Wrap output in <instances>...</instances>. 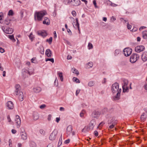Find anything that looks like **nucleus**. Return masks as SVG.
Listing matches in <instances>:
<instances>
[{
  "label": "nucleus",
  "mask_w": 147,
  "mask_h": 147,
  "mask_svg": "<svg viewBox=\"0 0 147 147\" xmlns=\"http://www.w3.org/2000/svg\"><path fill=\"white\" fill-rule=\"evenodd\" d=\"M106 118L108 119L107 122L109 124H111L109 126V128H113L115 125L117 123L118 121L115 117L112 116L110 114H107L106 116Z\"/></svg>",
  "instance_id": "f257e3e1"
},
{
  "label": "nucleus",
  "mask_w": 147,
  "mask_h": 147,
  "mask_svg": "<svg viewBox=\"0 0 147 147\" xmlns=\"http://www.w3.org/2000/svg\"><path fill=\"white\" fill-rule=\"evenodd\" d=\"M15 92L16 95H18V98L19 100L22 101L23 100V92L20 90V86L19 84H16L15 86Z\"/></svg>",
  "instance_id": "f03ea898"
},
{
  "label": "nucleus",
  "mask_w": 147,
  "mask_h": 147,
  "mask_svg": "<svg viewBox=\"0 0 147 147\" xmlns=\"http://www.w3.org/2000/svg\"><path fill=\"white\" fill-rule=\"evenodd\" d=\"M67 3L75 6H78L81 4V1L79 0H68Z\"/></svg>",
  "instance_id": "7ed1b4c3"
},
{
  "label": "nucleus",
  "mask_w": 147,
  "mask_h": 147,
  "mask_svg": "<svg viewBox=\"0 0 147 147\" xmlns=\"http://www.w3.org/2000/svg\"><path fill=\"white\" fill-rule=\"evenodd\" d=\"M47 13L45 11H40L37 12V21H42L43 19L44 16Z\"/></svg>",
  "instance_id": "20e7f679"
},
{
  "label": "nucleus",
  "mask_w": 147,
  "mask_h": 147,
  "mask_svg": "<svg viewBox=\"0 0 147 147\" xmlns=\"http://www.w3.org/2000/svg\"><path fill=\"white\" fill-rule=\"evenodd\" d=\"M128 83V81L126 79H124L123 81L122 88L123 92H128V88L127 86Z\"/></svg>",
  "instance_id": "39448f33"
},
{
  "label": "nucleus",
  "mask_w": 147,
  "mask_h": 147,
  "mask_svg": "<svg viewBox=\"0 0 147 147\" xmlns=\"http://www.w3.org/2000/svg\"><path fill=\"white\" fill-rule=\"evenodd\" d=\"M119 84L117 83H115L113 84L112 86V91L113 93H115L119 91Z\"/></svg>",
  "instance_id": "423d86ee"
},
{
  "label": "nucleus",
  "mask_w": 147,
  "mask_h": 147,
  "mask_svg": "<svg viewBox=\"0 0 147 147\" xmlns=\"http://www.w3.org/2000/svg\"><path fill=\"white\" fill-rule=\"evenodd\" d=\"M139 56L137 54H133L131 56L130 61L132 63L136 62L139 59Z\"/></svg>",
  "instance_id": "0eeeda50"
},
{
  "label": "nucleus",
  "mask_w": 147,
  "mask_h": 147,
  "mask_svg": "<svg viewBox=\"0 0 147 147\" xmlns=\"http://www.w3.org/2000/svg\"><path fill=\"white\" fill-rule=\"evenodd\" d=\"M57 133V130L56 129H55L51 134L49 137V139L51 140H54L56 137Z\"/></svg>",
  "instance_id": "6e6552de"
},
{
  "label": "nucleus",
  "mask_w": 147,
  "mask_h": 147,
  "mask_svg": "<svg viewBox=\"0 0 147 147\" xmlns=\"http://www.w3.org/2000/svg\"><path fill=\"white\" fill-rule=\"evenodd\" d=\"M132 52V49L129 48H125L123 51V53L126 56H128L130 55L131 54Z\"/></svg>",
  "instance_id": "1a4fd4ad"
},
{
  "label": "nucleus",
  "mask_w": 147,
  "mask_h": 147,
  "mask_svg": "<svg viewBox=\"0 0 147 147\" xmlns=\"http://www.w3.org/2000/svg\"><path fill=\"white\" fill-rule=\"evenodd\" d=\"M20 129L21 130L20 134L22 139L24 140H26L27 139V136L24 128H21Z\"/></svg>",
  "instance_id": "9d476101"
},
{
  "label": "nucleus",
  "mask_w": 147,
  "mask_h": 147,
  "mask_svg": "<svg viewBox=\"0 0 147 147\" xmlns=\"http://www.w3.org/2000/svg\"><path fill=\"white\" fill-rule=\"evenodd\" d=\"M2 29L4 32L7 34H11L13 32L12 28L9 27H2Z\"/></svg>",
  "instance_id": "9b49d317"
},
{
  "label": "nucleus",
  "mask_w": 147,
  "mask_h": 147,
  "mask_svg": "<svg viewBox=\"0 0 147 147\" xmlns=\"http://www.w3.org/2000/svg\"><path fill=\"white\" fill-rule=\"evenodd\" d=\"M15 121H16V123L17 125V128H19L20 126L21 121L19 115H16V119H15Z\"/></svg>",
  "instance_id": "f8f14e48"
},
{
  "label": "nucleus",
  "mask_w": 147,
  "mask_h": 147,
  "mask_svg": "<svg viewBox=\"0 0 147 147\" xmlns=\"http://www.w3.org/2000/svg\"><path fill=\"white\" fill-rule=\"evenodd\" d=\"M145 49V47L143 45L138 46L135 48V51L138 53H140L143 51Z\"/></svg>",
  "instance_id": "ddd939ff"
},
{
  "label": "nucleus",
  "mask_w": 147,
  "mask_h": 147,
  "mask_svg": "<svg viewBox=\"0 0 147 147\" xmlns=\"http://www.w3.org/2000/svg\"><path fill=\"white\" fill-rule=\"evenodd\" d=\"M28 74V70L27 69L24 68L22 70V75L23 79H24L26 77L28 76L27 75Z\"/></svg>",
  "instance_id": "4468645a"
},
{
  "label": "nucleus",
  "mask_w": 147,
  "mask_h": 147,
  "mask_svg": "<svg viewBox=\"0 0 147 147\" xmlns=\"http://www.w3.org/2000/svg\"><path fill=\"white\" fill-rule=\"evenodd\" d=\"M6 106L9 109H12L14 107L13 103L11 101H8L7 103Z\"/></svg>",
  "instance_id": "2eb2a0df"
},
{
  "label": "nucleus",
  "mask_w": 147,
  "mask_h": 147,
  "mask_svg": "<svg viewBox=\"0 0 147 147\" xmlns=\"http://www.w3.org/2000/svg\"><path fill=\"white\" fill-rule=\"evenodd\" d=\"M43 19L44 20L42 22L43 24H46L47 25H49L50 24V21L49 19L47 17H44Z\"/></svg>",
  "instance_id": "dca6fc26"
},
{
  "label": "nucleus",
  "mask_w": 147,
  "mask_h": 147,
  "mask_svg": "<svg viewBox=\"0 0 147 147\" xmlns=\"http://www.w3.org/2000/svg\"><path fill=\"white\" fill-rule=\"evenodd\" d=\"M37 34L39 35L42 36L43 38L45 37L47 35L46 32L44 30L38 31L37 32Z\"/></svg>",
  "instance_id": "f3484780"
},
{
  "label": "nucleus",
  "mask_w": 147,
  "mask_h": 147,
  "mask_svg": "<svg viewBox=\"0 0 147 147\" xmlns=\"http://www.w3.org/2000/svg\"><path fill=\"white\" fill-rule=\"evenodd\" d=\"M101 113L97 111H94L92 113V116L94 118H96Z\"/></svg>",
  "instance_id": "a211bd4d"
},
{
  "label": "nucleus",
  "mask_w": 147,
  "mask_h": 147,
  "mask_svg": "<svg viewBox=\"0 0 147 147\" xmlns=\"http://www.w3.org/2000/svg\"><path fill=\"white\" fill-rule=\"evenodd\" d=\"M96 124V121L95 120L92 119L91 120L89 124L90 129H92Z\"/></svg>",
  "instance_id": "6ab92c4d"
},
{
  "label": "nucleus",
  "mask_w": 147,
  "mask_h": 147,
  "mask_svg": "<svg viewBox=\"0 0 147 147\" xmlns=\"http://www.w3.org/2000/svg\"><path fill=\"white\" fill-rule=\"evenodd\" d=\"M142 59L143 61H146L147 60V52H144L142 54Z\"/></svg>",
  "instance_id": "aec40b11"
},
{
  "label": "nucleus",
  "mask_w": 147,
  "mask_h": 147,
  "mask_svg": "<svg viewBox=\"0 0 147 147\" xmlns=\"http://www.w3.org/2000/svg\"><path fill=\"white\" fill-rule=\"evenodd\" d=\"M72 130V127L71 125H69L66 129L67 133L68 135H70Z\"/></svg>",
  "instance_id": "412c9836"
},
{
  "label": "nucleus",
  "mask_w": 147,
  "mask_h": 147,
  "mask_svg": "<svg viewBox=\"0 0 147 147\" xmlns=\"http://www.w3.org/2000/svg\"><path fill=\"white\" fill-rule=\"evenodd\" d=\"M121 92V89H120L119 91L117 94L116 95L114 96L113 98L115 100H118L119 99V97L120 95V93Z\"/></svg>",
  "instance_id": "4be33fe9"
},
{
  "label": "nucleus",
  "mask_w": 147,
  "mask_h": 147,
  "mask_svg": "<svg viewBox=\"0 0 147 147\" xmlns=\"http://www.w3.org/2000/svg\"><path fill=\"white\" fill-rule=\"evenodd\" d=\"M11 21V20L9 18H7L6 19H5L4 22L3 21V23L4 24H6V25H9L10 23V21Z\"/></svg>",
  "instance_id": "5701e85b"
},
{
  "label": "nucleus",
  "mask_w": 147,
  "mask_h": 147,
  "mask_svg": "<svg viewBox=\"0 0 147 147\" xmlns=\"http://www.w3.org/2000/svg\"><path fill=\"white\" fill-rule=\"evenodd\" d=\"M51 52V51L49 49H47L45 52L46 55H47L48 57H50L52 55Z\"/></svg>",
  "instance_id": "b1692460"
},
{
  "label": "nucleus",
  "mask_w": 147,
  "mask_h": 147,
  "mask_svg": "<svg viewBox=\"0 0 147 147\" xmlns=\"http://www.w3.org/2000/svg\"><path fill=\"white\" fill-rule=\"evenodd\" d=\"M146 114L145 113H143L141 116V119L142 121H144L146 119Z\"/></svg>",
  "instance_id": "393cba45"
},
{
  "label": "nucleus",
  "mask_w": 147,
  "mask_h": 147,
  "mask_svg": "<svg viewBox=\"0 0 147 147\" xmlns=\"http://www.w3.org/2000/svg\"><path fill=\"white\" fill-rule=\"evenodd\" d=\"M142 36L144 38L147 39V31H145L142 32Z\"/></svg>",
  "instance_id": "a878e982"
},
{
  "label": "nucleus",
  "mask_w": 147,
  "mask_h": 147,
  "mask_svg": "<svg viewBox=\"0 0 147 147\" xmlns=\"http://www.w3.org/2000/svg\"><path fill=\"white\" fill-rule=\"evenodd\" d=\"M72 70H73V72L75 74L77 75H78L79 74L78 71L75 68H73L72 69Z\"/></svg>",
  "instance_id": "bb28decb"
},
{
  "label": "nucleus",
  "mask_w": 147,
  "mask_h": 147,
  "mask_svg": "<svg viewBox=\"0 0 147 147\" xmlns=\"http://www.w3.org/2000/svg\"><path fill=\"white\" fill-rule=\"evenodd\" d=\"M8 37L9 38H10L11 40L12 41L14 42L16 41V40L14 38L13 35H9Z\"/></svg>",
  "instance_id": "cd10ccee"
},
{
  "label": "nucleus",
  "mask_w": 147,
  "mask_h": 147,
  "mask_svg": "<svg viewBox=\"0 0 147 147\" xmlns=\"http://www.w3.org/2000/svg\"><path fill=\"white\" fill-rule=\"evenodd\" d=\"M87 67L88 68L92 67L93 65V63L92 62H89L87 64Z\"/></svg>",
  "instance_id": "c85d7f7f"
},
{
  "label": "nucleus",
  "mask_w": 147,
  "mask_h": 147,
  "mask_svg": "<svg viewBox=\"0 0 147 147\" xmlns=\"http://www.w3.org/2000/svg\"><path fill=\"white\" fill-rule=\"evenodd\" d=\"M3 18V14L2 13H0V23H3V21L2 20V19Z\"/></svg>",
  "instance_id": "c756f323"
},
{
  "label": "nucleus",
  "mask_w": 147,
  "mask_h": 147,
  "mask_svg": "<svg viewBox=\"0 0 147 147\" xmlns=\"http://www.w3.org/2000/svg\"><path fill=\"white\" fill-rule=\"evenodd\" d=\"M28 70V73L29 75H31L32 74H33L34 71L33 69H29L28 68L27 69Z\"/></svg>",
  "instance_id": "7c9ffc66"
},
{
  "label": "nucleus",
  "mask_w": 147,
  "mask_h": 147,
  "mask_svg": "<svg viewBox=\"0 0 147 147\" xmlns=\"http://www.w3.org/2000/svg\"><path fill=\"white\" fill-rule=\"evenodd\" d=\"M30 146L31 147H36V144L34 142L31 141L30 143Z\"/></svg>",
  "instance_id": "2f4dec72"
},
{
  "label": "nucleus",
  "mask_w": 147,
  "mask_h": 147,
  "mask_svg": "<svg viewBox=\"0 0 147 147\" xmlns=\"http://www.w3.org/2000/svg\"><path fill=\"white\" fill-rule=\"evenodd\" d=\"M62 134H61V136L59 139V142H58V145L60 146L62 144Z\"/></svg>",
  "instance_id": "473e14b6"
},
{
  "label": "nucleus",
  "mask_w": 147,
  "mask_h": 147,
  "mask_svg": "<svg viewBox=\"0 0 147 147\" xmlns=\"http://www.w3.org/2000/svg\"><path fill=\"white\" fill-rule=\"evenodd\" d=\"M58 75L60 78V80L62 82L63 80L62 73L61 72H59L58 73Z\"/></svg>",
  "instance_id": "72a5a7b5"
},
{
  "label": "nucleus",
  "mask_w": 147,
  "mask_h": 147,
  "mask_svg": "<svg viewBox=\"0 0 147 147\" xmlns=\"http://www.w3.org/2000/svg\"><path fill=\"white\" fill-rule=\"evenodd\" d=\"M121 51L119 49H116L115 51L114 54L115 56L117 55Z\"/></svg>",
  "instance_id": "f704fd0d"
},
{
  "label": "nucleus",
  "mask_w": 147,
  "mask_h": 147,
  "mask_svg": "<svg viewBox=\"0 0 147 147\" xmlns=\"http://www.w3.org/2000/svg\"><path fill=\"white\" fill-rule=\"evenodd\" d=\"M45 61H50L51 62L53 63H54V59L53 58H47L46 59Z\"/></svg>",
  "instance_id": "c9c22d12"
},
{
  "label": "nucleus",
  "mask_w": 147,
  "mask_h": 147,
  "mask_svg": "<svg viewBox=\"0 0 147 147\" xmlns=\"http://www.w3.org/2000/svg\"><path fill=\"white\" fill-rule=\"evenodd\" d=\"M109 112V111L107 108H105L102 110V113L103 114H105L106 112Z\"/></svg>",
  "instance_id": "e433bc0d"
},
{
  "label": "nucleus",
  "mask_w": 147,
  "mask_h": 147,
  "mask_svg": "<svg viewBox=\"0 0 147 147\" xmlns=\"http://www.w3.org/2000/svg\"><path fill=\"white\" fill-rule=\"evenodd\" d=\"M93 4L94 5V7H95V8H98V9H99V7H98V6H97V5H96V1L95 0H94L93 1Z\"/></svg>",
  "instance_id": "4c0bfd02"
},
{
  "label": "nucleus",
  "mask_w": 147,
  "mask_h": 147,
  "mask_svg": "<svg viewBox=\"0 0 147 147\" xmlns=\"http://www.w3.org/2000/svg\"><path fill=\"white\" fill-rule=\"evenodd\" d=\"M76 26H77L78 30H79V24L78 22V19L77 18L76 19Z\"/></svg>",
  "instance_id": "58836bf2"
},
{
  "label": "nucleus",
  "mask_w": 147,
  "mask_h": 147,
  "mask_svg": "<svg viewBox=\"0 0 147 147\" xmlns=\"http://www.w3.org/2000/svg\"><path fill=\"white\" fill-rule=\"evenodd\" d=\"M73 81L76 82L77 83H80V81L79 80L76 78L74 77L73 79Z\"/></svg>",
  "instance_id": "ea45409f"
},
{
  "label": "nucleus",
  "mask_w": 147,
  "mask_h": 147,
  "mask_svg": "<svg viewBox=\"0 0 147 147\" xmlns=\"http://www.w3.org/2000/svg\"><path fill=\"white\" fill-rule=\"evenodd\" d=\"M52 41V38L50 37L49 39H47L46 41L48 42L49 44H51V43Z\"/></svg>",
  "instance_id": "a19ab883"
},
{
  "label": "nucleus",
  "mask_w": 147,
  "mask_h": 147,
  "mask_svg": "<svg viewBox=\"0 0 147 147\" xmlns=\"http://www.w3.org/2000/svg\"><path fill=\"white\" fill-rule=\"evenodd\" d=\"M40 48L41 49V50L40 51V52L41 54H43L44 53L43 47L42 46H40Z\"/></svg>",
  "instance_id": "79ce46f5"
},
{
  "label": "nucleus",
  "mask_w": 147,
  "mask_h": 147,
  "mask_svg": "<svg viewBox=\"0 0 147 147\" xmlns=\"http://www.w3.org/2000/svg\"><path fill=\"white\" fill-rule=\"evenodd\" d=\"M31 61L32 63H36L37 62V60L36 57H33L31 59Z\"/></svg>",
  "instance_id": "37998d69"
},
{
  "label": "nucleus",
  "mask_w": 147,
  "mask_h": 147,
  "mask_svg": "<svg viewBox=\"0 0 147 147\" xmlns=\"http://www.w3.org/2000/svg\"><path fill=\"white\" fill-rule=\"evenodd\" d=\"M33 117L34 120H36L37 118L36 116V112H34L33 114Z\"/></svg>",
  "instance_id": "c03bdc74"
},
{
  "label": "nucleus",
  "mask_w": 147,
  "mask_h": 147,
  "mask_svg": "<svg viewBox=\"0 0 147 147\" xmlns=\"http://www.w3.org/2000/svg\"><path fill=\"white\" fill-rule=\"evenodd\" d=\"M93 48L92 45L90 43H89L88 45V48L89 49H92Z\"/></svg>",
  "instance_id": "a18cd8bd"
},
{
  "label": "nucleus",
  "mask_w": 147,
  "mask_h": 147,
  "mask_svg": "<svg viewBox=\"0 0 147 147\" xmlns=\"http://www.w3.org/2000/svg\"><path fill=\"white\" fill-rule=\"evenodd\" d=\"M94 83L93 81H90L89 82L88 84V86L90 87L94 85Z\"/></svg>",
  "instance_id": "49530a36"
},
{
  "label": "nucleus",
  "mask_w": 147,
  "mask_h": 147,
  "mask_svg": "<svg viewBox=\"0 0 147 147\" xmlns=\"http://www.w3.org/2000/svg\"><path fill=\"white\" fill-rule=\"evenodd\" d=\"M13 11L12 10H10L8 12V15L9 16H13Z\"/></svg>",
  "instance_id": "de8ad7c7"
},
{
  "label": "nucleus",
  "mask_w": 147,
  "mask_h": 147,
  "mask_svg": "<svg viewBox=\"0 0 147 147\" xmlns=\"http://www.w3.org/2000/svg\"><path fill=\"white\" fill-rule=\"evenodd\" d=\"M40 133L41 134L44 135L45 134V131L42 129H41L40 130Z\"/></svg>",
  "instance_id": "09e8293b"
},
{
  "label": "nucleus",
  "mask_w": 147,
  "mask_h": 147,
  "mask_svg": "<svg viewBox=\"0 0 147 147\" xmlns=\"http://www.w3.org/2000/svg\"><path fill=\"white\" fill-rule=\"evenodd\" d=\"M29 37L30 38V39L31 40V41H32L34 38L33 37L32 33H30V34L29 36Z\"/></svg>",
  "instance_id": "8fccbe9b"
},
{
  "label": "nucleus",
  "mask_w": 147,
  "mask_h": 147,
  "mask_svg": "<svg viewBox=\"0 0 147 147\" xmlns=\"http://www.w3.org/2000/svg\"><path fill=\"white\" fill-rule=\"evenodd\" d=\"M46 107V105L45 104H43L42 105H40L39 107V108L41 109H44L45 107Z\"/></svg>",
  "instance_id": "3c124183"
},
{
  "label": "nucleus",
  "mask_w": 147,
  "mask_h": 147,
  "mask_svg": "<svg viewBox=\"0 0 147 147\" xmlns=\"http://www.w3.org/2000/svg\"><path fill=\"white\" fill-rule=\"evenodd\" d=\"M73 16L74 17H75L76 16V13L75 11H72L71 12Z\"/></svg>",
  "instance_id": "603ef678"
},
{
  "label": "nucleus",
  "mask_w": 147,
  "mask_h": 147,
  "mask_svg": "<svg viewBox=\"0 0 147 147\" xmlns=\"http://www.w3.org/2000/svg\"><path fill=\"white\" fill-rule=\"evenodd\" d=\"M54 83H55V85L56 86H57L58 85V80L57 78H56Z\"/></svg>",
  "instance_id": "864d4df0"
},
{
  "label": "nucleus",
  "mask_w": 147,
  "mask_h": 147,
  "mask_svg": "<svg viewBox=\"0 0 147 147\" xmlns=\"http://www.w3.org/2000/svg\"><path fill=\"white\" fill-rule=\"evenodd\" d=\"M5 51L4 49L1 47H0V52L1 53H3Z\"/></svg>",
  "instance_id": "5fc2aeb1"
},
{
  "label": "nucleus",
  "mask_w": 147,
  "mask_h": 147,
  "mask_svg": "<svg viewBox=\"0 0 147 147\" xmlns=\"http://www.w3.org/2000/svg\"><path fill=\"white\" fill-rule=\"evenodd\" d=\"M116 18L114 16H112L111 18V20L113 22L116 20Z\"/></svg>",
  "instance_id": "6e6d98bb"
},
{
  "label": "nucleus",
  "mask_w": 147,
  "mask_h": 147,
  "mask_svg": "<svg viewBox=\"0 0 147 147\" xmlns=\"http://www.w3.org/2000/svg\"><path fill=\"white\" fill-rule=\"evenodd\" d=\"M107 4L108 5H109L111 6V5L112 4V2L110 0H108L107 2Z\"/></svg>",
  "instance_id": "4d7b16f0"
},
{
  "label": "nucleus",
  "mask_w": 147,
  "mask_h": 147,
  "mask_svg": "<svg viewBox=\"0 0 147 147\" xmlns=\"http://www.w3.org/2000/svg\"><path fill=\"white\" fill-rule=\"evenodd\" d=\"M127 28L128 29H130L131 27V25H130L128 23L127 25Z\"/></svg>",
  "instance_id": "13d9d810"
},
{
  "label": "nucleus",
  "mask_w": 147,
  "mask_h": 147,
  "mask_svg": "<svg viewBox=\"0 0 147 147\" xmlns=\"http://www.w3.org/2000/svg\"><path fill=\"white\" fill-rule=\"evenodd\" d=\"M51 115H49L48 116V117L47 118V119L48 121H50L51 120Z\"/></svg>",
  "instance_id": "bf43d9fd"
},
{
  "label": "nucleus",
  "mask_w": 147,
  "mask_h": 147,
  "mask_svg": "<svg viewBox=\"0 0 147 147\" xmlns=\"http://www.w3.org/2000/svg\"><path fill=\"white\" fill-rule=\"evenodd\" d=\"M80 90H78L76 91V96H77L78 94L79 93Z\"/></svg>",
  "instance_id": "052dcab7"
},
{
  "label": "nucleus",
  "mask_w": 147,
  "mask_h": 147,
  "mask_svg": "<svg viewBox=\"0 0 147 147\" xmlns=\"http://www.w3.org/2000/svg\"><path fill=\"white\" fill-rule=\"evenodd\" d=\"M94 134L95 136H97L98 135V133L97 131H95L94 132Z\"/></svg>",
  "instance_id": "680f3d73"
},
{
  "label": "nucleus",
  "mask_w": 147,
  "mask_h": 147,
  "mask_svg": "<svg viewBox=\"0 0 147 147\" xmlns=\"http://www.w3.org/2000/svg\"><path fill=\"white\" fill-rule=\"evenodd\" d=\"M60 120V117H57L56 119V121L57 123H59Z\"/></svg>",
  "instance_id": "e2e57ef3"
},
{
  "label": "nucleus",
  "mask_w": 147,
  "mask_h": 147,
  "mask_svg": "<svg viewBox=\"0 0 147 147\" xmlns=\"http://www.w3.org/2000/svg\"><path fill=\"white\" fill-rule=\"evenodd\" d=\"M41 90V88L39 87H37V92H40Z\"/></svg>",
  "instance_id": "0e129e2a"
},
{
  "label": "nucleus",
  "mask_w": 147,
  "mask_h": 147,
  "mask_svg": "<svg viewBox=\"0 0 147 147\" xmlns=\"http://www.w3.org/2000/svg\"><path fill=\"white\" fill-rule=\"evenodd\" d=\"M137 30V28L136 27H134L132 30V32H134L136 31Z\"/></svg>",
  "instance_id": "69168bd1"
},
{
  "label": "nucleus",
  "mask_w": 147,
  "mask_h": 147,
  "mask_svg": "<svg viewBox=\"0 0 147 147\" xmlns=\"http://www.w3.org/2000/svg\"><path fill=\"white\" fill-rule=\"evenodd\" d=\"M11 132L13 134H15L16 132V131L14 129H12L11 130Z\"/></svg>",
  "instance_id": "338daca9"
},
{
  "label": "nucleus",
  "mask_w": 147,
  "mask_h": 147,
  "mask_svg": "<svg viewBox=\"0 0 147 147\" xmlns=\"http://www.w3.org/2000/svg\"><path fill=\"white\" fill-rule=\"evenodd\" d=\"M47 147H53V145L52 144H49L47 146Z\"/></svg>",
  "instance_id": "774afa93"
}]
</instances>
